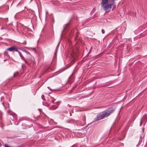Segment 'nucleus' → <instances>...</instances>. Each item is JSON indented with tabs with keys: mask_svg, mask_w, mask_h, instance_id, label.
I'll return each instance as SVG.
<instances>
[{
	"mask_svg": "<svg viewBox=\"0 0 147 147\" xmlns=\"http://www.w3.org/2000/svg\"><path fill=\"white\" fill-rule=\"evenodd\" d=\"M101 7L106 13L109 12L112 9L113 10L115 6L114 0H102Z\"/></svg>",
	"mask_w": 147,
	"mask_h": 147,
	"instance_id": "1",
	"label": "nucleus"
},
{
	"mask_svg": "<svg viewBox=\"0 0 147 147\" xmlns=\"http://www.w3.org/2000/svg\"><path fill=\"white\" fill-rule=\"evenodd\" d=\"M114 109L113 108H109L106 110L98 114L94 119V121H97L108 117L113 113Z\"/></svg>",
	"mask_w": 147,
	"mask_h": 147,
	"instance_id": "2",
	"label": "nucleus"
},
{
	"mask_svg": "<svg viewBox=\"0 0 147 147\" xmlns=\"http://www.w3.org/2000/svg\"><path fill=\"white\" fill-rule=\"evenodd\" d=\"M6 50L10 52L18 51V48L16 46H12L10 47L7 48Z\"/></svg>",
	"mask_w": 147,
	"mask_h": 147,
	"instance_id": "3",
	"label": "nucleus"
},
{
	"mask_svg": "<svg viewBox=\"0 0 147 147\" xmlns=\"http://www.w3.org/2000/svg\"><path fill=\"white\" fill-rule=\"evenodd\" d=\"M22 59H23L24 62H25V63L28 65L31 64L34 61L32 57V59L31 60H29L28 61H27L26 59L23 56H22V57L21 58Z\"/></svg>",
	"mask_w": 147,
	"mask_h": 147,
	"instance_id": "4",
	"label": "nucleus"
},
{
	"mask_svg": "<svg viewBox=\"0 0 147 147\" xmlns=\"http://www.w3.org/2000/svg\"><path fill=\"white\" fill-rule=\"evenodd\" d=\"M4 59H5L4 60V61H5L7 60V59L8 58V55L7 53L5 51L4 53Z\"/></svg>",
	"mask_w": 147,
	"mask_h": 147,
	"instance_id": "5",
	"label": "nucleus"
},
{
	"mask_svg": "<svg viewBox=\"0 0 147 147\" xmlns=\"http://www.w3.org/2000/svg\"><path fill=\"white\" fill-rule=\"evenodd\" d=\"M51 100L50 102L52 103H53L54 102L55 99L51 97Z\"/></svg>",
	"mask_w": 147,
	"mask_h": 147,
	"instance_id": "6",
	"label": "nucleus"
},
{
	"mask_svg": "<svg viewBox=\"0 0 147 147\" xmlns=\"http://www.w3.org/2000/svg\"><path fill=\"white\" fill-rule=\"evenodd\" d=\"M23 51L26 54H29L30 55H31L26 50H24Z\"/></svg>",
	"mask_w": 147,
	"mask_h": 147,
	"instance_id": "7",
	"label": "nucleus"
},
{
	"mask_svg": "<svg viewBox=\"0 0 147 147\" xmlns=\"http://www.w3.org/2000/svg\"><path fill=\"white\" fill-rule=\"evenodd\" d=\"M52 70L50 69H47L46 70V71H45V73H47L49 72L50 71H51Z\"/></svg>",
	"mask_w": 147,
	"mask_h": 147,
	"instance_id": "8",
	"label": "nucleus"
},
{
	"mask_svg": "<svg viewBox=\"0 0 147 147\" xmlns=\"http://www.w3.org/2000/svg\"><path fill=\"white\" fill-rule=\"evenodd\" d=\"M52 108L54 109H56L57 107H58L57 106H53L52 107Z\"/></svg>",
	"mask_w": 147,
	"mask_h": 147,
	"instance_id": "9",
	"label": "nucleus"
},
{
	"mask_svg": "<svg viewBox=\"0 0 147 147\" xmlns=\"http://www.w3.org/2000/svg\"><path fill=\"white\" fill-rule=\"evenodd\" d=\"M41 98L43 100H45L44 95H42Z\"/></svg>",
	"mask_w": 147,
	"mask_h": 147,
	"instance_id": "10",
	"label": "nucleus"
},
{
	"mask_svg": "<svg viewBox=\"0 0 147 147\" xmlns=\"http://www.w3.org/2000/svg\"><path fill=\"white\" fill-rule=\"evenodd\" d=\"M101 32H102V33L103 34H104L105 32V31L103 29H102L101 30Z\"/></svg>",
	"mask_w": 147,
	"mask_h": 147,
	"instance_id": "11",
	"label": "nucleus"
},
{
	"mask_svg": "<svg viewBox=\"0 0 147 147\" xmlns=\"http://www.w3.org/2000/svg\"><path fill=\"white\" fill-rule=\"evenodd\" d=\"M17 52H18V53L19 55H20H20H21V53L20 52H19V51H18Z\"/></svg>",
	"mask_w": 147,
	"mask_h": 147,
	"instance_id": "12",
	"label": "nucleus"
},
{
	"mask_svg": "<svg viewBox=\"0 0 147 147\" xmlns=\"http://www.w3.org/2000/svg\"><path fill=\"white\" fill-rule=\"evenodd\" d=\"M142 124V122L141 121H140V125L141 126Z\"/></svg>",
	"mask_w": 147,
	"mask_h": 147,
	"instance_id": "13",
	"label": "nucleus"
},
{
	"mask_svg": "<svg viewBox=\"0 0 147 147\" xmlns=\"http://www.w3.org/2000/svg\"><path fill=\"white\" fill-rule=\"evenodd\" d=\"M57 52V50H56V49L55 50V54H56V53Z\"/></svg>",
	"mask_w": 147,
	"mask_h": 147,
	"instance_id": "14",
	"label": "nucleus"
},
{
	"mask_svg": "<svg viewBox=\"0 0 147 147\" xmlns=\"http://www.w3.org/2000/svg\"><path fill=\"white\" fill-rule=\"evenodd\" d=\"M24 64H23L22 65V67H23V66H24Z\"/></svg>",
	"mask_w": 147,
	"mask_h": 147,
	"instance_id": "15",
	"label": "nucleus"
},
{
	"mask_svg": "<svg viewBox=\"0 0 147 147\" xmlns=\"http://www.w3.org/2000/svg\"><path fill=\"white\" fill-rule=\"evenodd\" d=\"M22 56H23V55H20V58H21L22 57Z\"/></svg>",
	"mask_w": 147,
	"mask_h": 147,
	"instance_id": "16",
	"label": "nucleus"
},
{
	"mask_svg": "<svg viewBox=\"0 0 147 147\" xmlns=\"http://www.w3.org/2000/svg\"><path fill=\"white\" fill-rule=\"evenodd\" d=\"M3 29V28H1V29L2 30Z\"/></svg>",
	"mask_w": 147,
	"mask_h": 147,
	"instance_id": "17",
	"label": "nucleus"
}]
</instances>
